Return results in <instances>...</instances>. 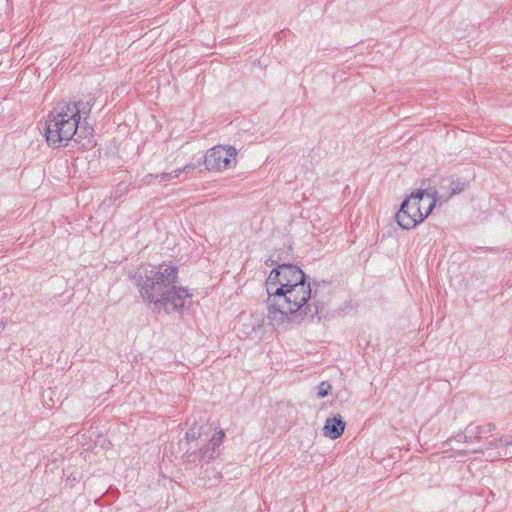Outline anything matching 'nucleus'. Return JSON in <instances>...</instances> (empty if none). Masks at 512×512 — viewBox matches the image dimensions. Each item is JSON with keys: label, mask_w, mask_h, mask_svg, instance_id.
Masks as SVG:
<instances>
[{"label": "nucleus", "mask_w": 512, "mask_h": 512, "mask_svg": "<svg viewBox=\"0 0 512 512\" xmlns=\"http://www.w3.org/2000/svg\"><path fill=\"white\" fill-rule=\"evenodd\" d=\"M473 452H474V453H483V451H482V450H474Z\"/></svg>", "instance_id": "nucleus-22"}, {"label": "nucleus", "mask_w": 512, "mask_h": 512, "mask_svg": "<svg viewBox=\"0 0 512 512\" xmlns=\"http://www.w3.org/2000/svg\"><path fill=\"white\" fill-rule=\"evenodd\" d=\"M196 167H197V165H196V164H192V163H190V164L185 165V166L182 168V170H183V172H187V173H188V172H190V171H193Z\"/></svg>", "instance_id": "nucleus-19"}, {"label": "nucleus", "mask_w": 512, "mask_h": 512, "mask_svg": "<svg viewBox=\"0 0 512 512\" xmlns=\"http://www.w3.org/2000/svg\"><path fill=\"white\" fill-rule=\"evenodd\" d=\"M171 173H172V179L173 178H178L183 173V170H182V168L181 169H176V170H174Z\"/></svg>", "instance_id": "nucleus-21"}, {"label": "nucleus", "mask_w": 512, "mask_h": 512, "mask_svg": "<svg viewBox=\"0 0 512 512\" xmlns=\"http://www.w3.org/2000/svg\"><path fill=\"white\" fill-rule=\"evenodd\" d=\"M470 429H472L474 440L480 442L483 438V435L490 434L494 431L495 426L493 424H485L481 426H473L469 425Z\"/></svg>", "instance_id": "nucleus-12"}, {"label": "nucleus", "mask_w": 512, "mask_h": 512, "mask_svg": "<svg viewBox=\"0 0 512 512\" xmlns=\"http://www.w3.org/2000/svg\"><path fill=\"white\" fill-rule=\"evenodd\" d=\"M224 437L225 433L221 430L215 433L207 444L202 445L197 450L192 452L187 450V461L189 463H196L200 460L210 461L211 459H214L218 455L217 448L221 445Z\"/></svg>", "instance_id": "nucleus-8"}, {"label": "nucleus", "mask_w": 512, "mask_h": 512, "mask_svg": "<svg viewBox=\"0 0 512 512\" xmlns=\"http://www.w3.org/2000/svg\"><path fill=\"white\" fill-rule=\"evenodd\" d=\"M271 262L275 263L277 267L270 272L265 282L268 298L292 287L297 281L305 280V273L296 265L279 264L274 260Z\"/></svg>", "instance_id": "nucleus-5"}, {"label": "nucleus", "mask_w": 512, "mask_h": 512, "mask_svg": "<svg viewBox=\"0 0 512 512\" xmlns=\"http://www.w3.org/2000/svg\"><path fill=\"white\" fill-rule=\"evenodd\" d=\"M236 156L237 150L233 146L217 145L206 152L203 162L208 171L219 172L230 168Z\"/></svg>", "instance_id": "nucleus-6"}, {"label": "nucleus", "mask_w": 512, "mask_h": 512, "mask_svg": "<svg viewBox=\"0 0 512 512\" xmlns=\"http://www.w3.org/2000/svg\"><path fill=\"white\" fill-rule=\"evenodd\" d=\"M129 277L144 301L167 314L180 311L191 297L187 289L176 285L178 268L172 264L137 268L129 273Z\"/></svg>", "instance_id": "nucleus-1"}, {"label": "nucleus", "mask_w": 512, "mask_h": 512, "mask_svg": "<svg viewBox=\"0 0 512 512\" xmlns=\"http://www.w3.org/2000/svg\"><path fill=\"white\" fill-rule=\"evenodd\" d=\"M71 111H76V118L80 121L82 117L86 119L92 107L95 104V97L92 94L87 95L84 99L74 103H66Z\"/></svg>", "instance_id": "nucleus-11"}, {"label": "nucleus", "mask_w": 512, "mask_h": 512, "mask_svg": "<svg viewBox=\"0 0 512 512\" xmlns=\"http://www.w3.org/2000/svg\"><path fill=\"white\" fill-rule=\"evenodd\" d=\"M156 175L154 174H147L144 178H143V182L145 184H151L154 180H157L155 178Z\"/></svg>", "instance_id": "nucleus-18"}, {"label": "nucleus", "mask_w": 512, "mask_h": 512, "mask_svg": "<svg viewBox=\"0 0 512 512\" xmlns=\"http://www.w3.org/2000/svg\"><path fill=\"white\" fill-rule=\"evenodd\" d=\"M331 390V385L327 381L321 382L317 386V396L318 398H324L326 397Z\"/></svg>", "instance_id": "nucleus-15"}, {"label": "nucleus", "mask_w": 512, "mask_h": 512, "mask_svg": "<svg viewBox=\"0 0 512 512\" xmlns=\"http://www.w3.org/2000/svg\"><path fill=\"white\" fill-rule=\"evenodd\" d=\"M345 429V422L341 415L327 418L323 427L324 436L330 439H337L342 436Z\"/></svg>", "instance_id": "nucleus-10"}, {"label": "nucleus", "mask_w": 512, "mask_h": 512, "mask_svg": "<svg viewBox=\"0 0 512 512\" xmlns=\"http://www.w3.org/2000/svg\"><path fill=\"white\" fill-rule=\"evenodd\" d=\"M76 111H71L66 103L54 108L45 122L44 131L49 146L59 147L62 142L71 140L81 128L76 118Z\"/></svg>", "instance_id": "nucleus-4"}, {"label": "nucleus", "mask_w": 512, "mask_h": 512, "mask_svg": "<svg viewBox=\"0 0 512 512\" xmlns=\"http://www.w3.org/2000/svg\"><path fill=\"white\" fill-rule=\"evenodd\" d=\"M331 291L330 282L314 281L313 286H311L309 303L305 306V314L310 313L312 316L316 315L320 319L325 305L330 300Z\"/></svg>", "instance_id": "nucleus-7"}, {"label": "nucleus", "mask_w": 512, "mask_h": 512, "mask_svg": "<svg viewBox=\"0 0 512 512\" xmlns=\"http://www.w3.org/2000/svg\"><path fill=\"white\" fill-rule=\"evenodd\" d=\"M489 458H491V460H495V459H499L501 458L502 454L500 452H497V453H492V452H489L488 455H487Z\"/></svg>", "instance_id": "nucleus-20"}, {"label": "nucleus", "mask_w": 512, "mask_h": 512, "mask_svg": "<svg viewBox=\"0 0 512 512\" xmlns=\"http://www.w3.org/2000/svg\"><path fill=\"white\" fill-rule=\"evenodd\" d=\"M201 436H202V434L200 432V429H196L195 427L190 428L186 432V439L188 442L198 440L199 438H201Z\"/></svg>", "instance_id": "nucleus-16"}, {"label": "nucleus", "mask_w": 512, "mask_h": 512, "mask_svg": "<svg viewBox=\"0 0 512 512\" xmlns=\"http://www.w3.org/2000/svg\"><path fill=\"white\" fill-rule=\"evenodd\" d=\"M453 439H455L458 442H465V443H471L474 440L472 429H470V426H467L465 428L464 432L457 433Z\"/></svg>", "instance_id": "nucleus-13"}, {"label": "nucleus", "mask_w": 512, "mask_h": 512, "mask_svg": "<svg viewBox=\"0 0 512 512\" xmlns=\"http://www.w3.org/2000/svg\"><path fill=\"white\" fill-rule=\"evenodd\" d=\"M437 190L426 192L418 190L411 193L405 199L400 209L397 211L395 218L398 225L403 229H412L430 215L436 203L438 202Z\"/></svg>", "instance_id": "nucleus-3"}, {"label": "nucleus", "mask_w": 512, "mask_h": 512, "mask_svg": "<svg viewBox=\"0 0 512 512\" xmlns=\"http://www.w3.org/2000/svg\"><path fill=\"white\" fill-rule=\"evenodd\" d=\"M468 186V182L464 179H442L438 192V201H447L453 195L461 193Z\"/></svg>", "instance_id": "nucleus-9"}, {"label": "nucleus", "mask_w": 512, "mask_h": 512, "mask_svg": "<svg viewBox=\"0 0 512 512\" xmlns=\"http://www.w3.org/2000/svg\"><path fill=\"white\" fill-rule=\"evenodd\" d=\"M501 445H505V446L512 445V440H509L508 438H504V437L495 438L487 443L486 450L491 451V450L499 448Z\"/></svg>", "instance_id": "nucleus-14"}, {"label": "nucleus", "mask_w": 512, "mask_h": 512, "mask_svg": "<svg viewBox=\"0 0 512 512\" xmlns=\"http://www.w3.org/2000/svg\"><path fill=\"white\" fill-rule=\"evenodd\" d=\"M311 297V284L305 280L297 281L292 287L267 298V320L278 327L288 320L289 314L305 310Z\"/></svg>", "instance_id": "nucleus-2"}, {"label": "nucleus", "mask_w": 512, "mask_h": 512, "mask_svg": "<svg viewBox=\"0 0 512 512\" xmlns=\"http://www.w3.org/2000/svg\"><path fill=\"white\" fill-rule=\"evenodd\" d=\"M155 178L159 181V182H166V181H169L172 179V173H161V174H157L155 176Z\"/></svg>", "instance_id": "nucleus-17"}]
</instances>
